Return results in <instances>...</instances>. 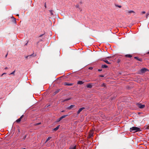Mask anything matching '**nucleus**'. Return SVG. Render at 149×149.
Instances as JSON below:
<instances>
[{
  "mask_svg": "<svg viewBox=\"0 0 149 149\" xmlns=\"http://www.w3.org/2000/svg\"><path fill=\"white\" fill-rule=\"evenodd\" d=\"M147 54H149V51L147 52Z\"/></svg>",
  "mask_w": 149,
  "mask_h": 149,
  "instance_id": "nucleus-38",
  "label": "nucleus"
},
{
  "mask_svg": "<svg viewBox=\"0 0 149 149\" xmlns=\"http://www.w3.org/2000/svg\"><path fill=\"white\" fill-rule=\"evenodd\" d=\"M75 7L76 8H78V9L80 11H81L82 10V9H81L80 8V7L79 5L78 4H77L76 5V6H75Z\"/></svg>",
  "mask_w": 149,
  "mask_h": 149,
  "instance_id": "nucleus-9",
  "label": "nucleus"
},
{
  "mask_svg": "<svg viewBox=\"0 0 149 149\" xmlns=\"http://www.w3.org/2000/svg\"><path fill=\"white\" fill-rule=\"evenodd\" d=\"M26 135H25V136H24V138H23V139H24H24H25V138H26Z\"/></svg>",
  "mask_w": 149,
  "mask_h": 149,
  "instance_id": "nucleus-29",
  "label": "nucleus"
},
{
  "mask_svg": "<svg viewBox=\"0 0 149 149\" xmlns=\"http://www.w3.org/2000/svg\"><path fill=\"white\" fill-rule=\"evenodd\" d=\"M134 58L135 59H136L137 60L140 61H141L142 60V59L141 58H139L137 57H135Z\"/></svg>",
  "mask_w": 149,
  "mask_h": 149,
  "instance_id": "nucleus-16",
  "label": "nucleus"
},
{
  "mask_svg": "<svg viewBox=\"0 0 149 149\" xmlns=\"http://www.w3.org/2000/svg\"><path fill=\"white\" fill-rule=\"evenodd\" d=\"M51 137H48V138L47 139L45 143H46L47 141H48L49 140L51 139Z\"/></svg>",
  "mask_w": 149,
  "mask_h": 149,
  "instance_id": "nucleus-21",
  "label": "nucleus"
},
{
  "mask_svg": "<svg viewBox=\"0 0 149 149\" xmlns=\"http://www.w3.org/2000/svg\"><path fill=\"white\" fill-rule=\"evenodd\" d=\"M42 35H40V37H41Z\"/></svg>",
  "mask_w": 149,
  "mask_h": 149,
  "instance_id": "nucleus-37",
  "label": "nucleus"
},
{
  "mask_svg": "<svg viewBox=\"0 0 149 149\" xmlns=\"http://www.w3.org/2000/svg\"><path fill=\"white\" fill-rule=\"evenodd\" d=\"M61 112H64V111H62Z\"/></svg>",
  "mask_w": 149,
  "mask_h": 149,
  "instance_id": "nucleus-40",
  "label": "nucleus"
},
{
  "mask_svg": "<svg viewBox=\"0 0 149 149\" xmlns=\"http://www.w3.org/2000/svg\"><path fill=\"white\" fill-rule=\"evenodd\" d=\"M70 98H68V99H66L65 100V101H67V100H70Z\"/></svg>",
  "mask_w": 149,
  "mask_h": 149,
  "instance_id": "nucleus-32",
  "label": "nucleus"
},
{
  "mask_svg": "<svg viewBox=\"0 0 149 149\" xmlns=\"http://www.w3.org/2000/svg\"><path fill=\"white\" fill-rule=\"evenodd\" d=\"M103 61L107 64H110L111 63H110L108 61L106 60H103Z\"/></svg>",
  "mask_w": 149,
  "mask_h": 149,
  "instance_id": "nucleus-12",
  "label": "nucleus"
},
{
  "mask_svg": "<svg viewBox=\"0 0 149 149\" xmlns=\"http://www.w3.org/2000/svg\"><path fill=\"white\" fill-rule=\"evenodd\" d=\"M15 72V70L13 72L11 73L10 74H14V73Z\"/></svg>",
  "mask_w": 149,
  "mask_h": 149,
  "instance_id": "nucleus-25",
  "label": "nucleus"
},
{
  "mask_svg": "<svg viewBox=\"0 0 149 149\" xmlns=\"http://www.w3.org/2000/svg\"><path fill=\"white\" fill-rule=\"evenodd\" d=\"M84 83V82H83L82 81H78L77 84H78L81 85L83 84Z\"/></svg>",
  "mask_w": 149,
  "mask_h": 149,
  "instance_id": "nucleus-11",
  "label": "nucleus"
},
{
  "mask_svg": "<svg viewBox=\"0 0 149 149\" xmlns=\"http://www.w3.org/2000/svg\"><path fill=\"white\" fill-rule=\"evenodd\" d=\"M23 117V115L22 116L19 118L18 119L16 120V122L18 123H19L21 121V119Z\"/></svg>",
  "mask_w": 149,
  "mask_h": 149,
  "instance_id": "nucleus-7",
  "label": "nucleus"
},
{
  "mask_svg": "<svg viewBox=\"0 0 149 149\" xmlns=\"http://www.w3.org/2000/svg\"><path fill=\"white\" fill-rule=\"evenodd\" d=\"M105 86V84L104 83H103V84L102 85V86Z\"/></svg>",
  "mask_w": 149,
  "mask_h": 149,
  "instance_id": "nucleus-31",
  "label": "nucleus"
},
{
  "mask_svg": "<svg viewBox=\"0 0 149 149\" xmlns=\"http://www.w3.org/2000/svg\"><path fill=\"white\" fill-rule=\"evenodd\" d=\"M92 87L91 84L90 83L87 85V87L88 88H91Z\"/></svg>",
  "mask_w": 149,
  "mask_h": 149,
  "instance_id": "nucleus-10",
  "label": "nucleus"
},
{
  "mask_svg": "<svg viewBox=\"0 0 149 149\" xmlns=\"http://www.w3.org/2000/svg\"><path fill=\"white\" fill-rule=\"evenodd\" d=\"M18 131L19 132V129L18 130Z\"/></svg>",
  "mask_w": 149,
  "mask_h": 149,
  "instance_id": "nucleus-43",
  "label": "nucleus"
},
{
  "mask_svg": "<svg viewBox=\"0 0 149 149\" xmlns=\"http://www.w3.org/2000/svg\"><path fill=\"white\" fill-rule=\"evenodd\" d=\"M64 84L65 85V86H72L73 84L72 83H68L67 82H65L64 83Z\"/></svg>",
  "mask_w": 149,
  "mask_h": 149,
  "instance_id": "nucleus-4",
  "label": "nucleus"
},
{
  "mask_svg": "<svg viewBox=\"0 0 149 149\" xmlns=\"http://www.w3.org/2000/svg\"><path fill=\"white\" fill-rule=\"evenodd\" d=\"M111 58V57H107V58Z\"/></svg>",
  "mask_w": 149,
  "mask_h": 149,
  "instance_id": "nucleus-36",
  "label": "nucleus"
},
{
  "mask_svg": "<svg viewBox=\"0 0 149 149\" xmlns=\"http://www.w3.org/2000/svg\"><path fill=\"white\" fill-rule=\"evenodd\" d=\"M49 11L50 12V13L52 15H53V10H50Z\"/></svg>",
  "mask_w": 149,
  "mask_h": 149,
  "instance_id": "nucleus-23",
  "label": "nucleus"
},
{
  "mask_svg": "<svg viewBox=\"0 0 149 149\" xmlns=\"http://www.w3.org/2000/svg\"><path fill=\"white\" fill-rule=\"evenodd\" d=\"M6 74V73H3V74H2V75H1V76H2V75H4V74Z\"/></svg>",
  "mask_w": 149,
  "mask_h": 149,
  "instance_id": "nucleus-33",
  "label": "nucleus"
},
{
  "mask_svg": "<svg viewBox=\"0 0 149 149\" xmlns=\"http://www.w3.org/2000/svg\"><path fill=\"white\" fill-rule=\"evenodd\" d=\"M59 91V90H57V91H56V92H55V93H57Z\"/></svg>",
  "mask_w": 149,
  "mask_h": 149,
  "instance_id": "nucleus-30",
  "label": "nucleus"
},
{
  "mask_svg": "<svg viewBox=\"0 0 149 149\" xmlns=\"http://www.w3.org/2000/svg\"><path fill=\"white\" fill-rule=\"evenodd\" d=\"M85 109L84 107H82L80 108L78 111H77V113L78 114H79L84 109Z\"/></svg>",
  "mask_w": 149,
  "mask_h": 149,
  "instance_id": "nucleus-5",
  "label": "nucleus"
},
{
  "mask_svg": "<svg viewBox=\"0 0 149 149\" xmlns=\"http://www.w3.org/2000/svg\"><path fill=\"white\" fill-rule=\"evenodd\" d=\"M67 116V115H63L60 117L61 119H62L63 118H65Z\"/></svg>",
  "mask_w": 149,
  "mask_h": 149,
  "instance_id": "nucleus-19",
  "label": "nucleus"
},
{
  "mask_svg": "<svg viewBox=\"0 0 149 149\" xmlns=\"http://www.w3.org/2000/svg\"><path fill=\"white\" fill-rule=\"evenodd\" d=\"M147 128L148 129H149V125L147 127Z\"/></svg>",
  "mask_w": 149,
  "mask_h": 149,
  "instance_id": "nucleus-35",
  "label": "nucleus"
},
{
  "mask_svg": "<svg viewBox=\"0 0 149 149\" xmlns=\"http://www.w3.org/2000/svg\"><path fill=\"white\" fill-rule=\"evenodd\" d=\"M98 70L99 71H102V70H101V69H98Z\"/></svg>",
  "mask_w": 149,
  "mask_h": 149,
  "instance_id": "nucleus-34",
  "label": "nucleus"
},
{
  "mask_svg": "<svg viewBox=\"0 0 149 149\" xmlns=\"http://www.w3.org/2000/svg\"><path fill=\"white\" fill-rule=\"evenodd\" d=\"M59 126H60V125H58V126H57L55 128H54L53 129V130H54V131H56L58 129V128H59Z\"/></svg>",
  "mask_w": 149,
  "mask_h": 149,
  "instance_id": "nucleus-13",
  "label": "nucleus"
},
{
  "mask_svg": "<svg viewBox=\"0 0 149 149\" xmlns=\"http://www.w3.org/2000/svg\"><path fill=\"white\" fill-rule=\"evenodd\" d=\"M69 149H76V146H71L70 147Z\"/></svg>",
  "mask_w": 149,
  "mask_h": 149,
  "instance_id": "nucleus-18",
  "label": "nucleus"
},
{
  "mask_svg": "<svg viewBox=\"0 0 149 149\" xmlns=\"http://www.w3.org/2000/svg\"><path fill=\"white\" fill-rule=\"evenodd\" d=\"M93 130L90 131V132L89 133V137L91 138L92 136H93Z\"/></svg>",
  "mask_w": 149,
  "mask_h": 149,
  "instance_id": "nucleus-6",
  "label": "nucleus"
},
{
  "mask_svg": "<svg viewBox=\"0 0 149 149\" xmlns=\"http://www.w3.org/2000/svg\"><path fill=\"white\" fill-rule=\"evenodd\" d=\"M79 3L80 4H82L83 3L82 0H80V1L79 2Z\"/></svg>",
  "mask_w": 149,
  "mask_h": 149,
  "instance_id": "nucleus-26",
  "label": "nucleus"
},
{
  "mask_svg": "<svg viewBox=\"0 0 149 149\" xmlns=\"http://www.w3.org/2000/svg\"><path fill=\"white\" fill-rule=\"evenodd\" d=\"M149 15V13L148 12L146 13V18H147L148 16Z\"/></svg>",
  "mask_w": 149,
  "mask_h": 149,
  "instance_id": "nucleus-24",
  "label": "nucleus"
},
{
  "mask_svg": "<svg viewBox=\"0 0 149 149\" xmlns=\"http://www.w3.org/2000/svg\"><path fill=\"white\" fill-rule=\"evenodd\" d=\"M102 68H106L108 67V66L106 65H102Z\"/></svg>",
  "mask_w": 149,
  "mask_h": 149,
  "instance_id": "nucleus-14",
  "label": "nucleus"
},
{
  "mask_svg": "<svg viewBox=\"0 0 149 149\" xmlns=\"http://www.w3.org/2000/svg\"><path fill=\"white\" fill-rule=\"evenodd\" d=\"M141 131L140 128L137 127H133L130 129V132L134 133L137 132Z\"/></svg>",
  "mask_w": 149,
  "mask_h": 149,
  "instance_id": "nucleus-1",
  "label": "nucleus"
},
{
  "mask_svg": "<svg viewBox=\"0 0 149 149\" xmlns=\"http://www.w3.org/2000/svg\"><path fill=\"white\" fill-rule=\"evenodd\" d=\"M138 107L140 108H144L145 107V105L144 104H138Z\"/></svg>",
  "mask_w": 149,
  "mask_h": 149,
  "instance_id": "nucleus-3",
  "label": "nucleus"
},
{
  "mask_svg": "<svg viewBox=\"0 0 149 149\" xmlns=\"http://www.w3.org/2000/svg\"><path fill=\"white\" fill-rule=\"evenodd\" d=\"M125 56L126 57H129V58H130L132 56L131 55H130V54L126 55Z\"/></svg>",
  "mask_w": 149,
  "mask_h": 149,
  "instance_id": "nucleus-20",
  "label": "nucleus"
},
{
  "mask_svg": "<svg viewBox=\"0 0 149 149\" xmlns=\"http://www.w3.org/2000/svg\"><path fill=\"white\" fill-rule=\"evenodd\" d=\"M128 13H133L134 14H135V12L133 10H130L128 12Z\"/></svg>",
  "mask_w": 149,
  "mask_h": 149,
  "instance_id": "nucleus-15",
  "label": "nucleus"
},
{
  "mask_svg": "<svg viewBox=\"0 0 149 149\" xmlns=\"http://www.w3.org/2000/svg\"><path fill=\"white\" fill-rule=\"evenodd\" d=\"M147 70V69L146 68H143L141 70V71L142 73H143L146 72Z\"/></svg>",
  "mask_w": 149,
  "mask_h": 149,
  "instance_id": "nucleus-8",
  "label": "nucleus"
},
{
  "mask_svg": "<svg viewBox=\"0 0 149 149\" xmlns=\"http://www.w3.org/2000/svg\"><path fill=\"white\" fill-rule=\"evenodd\" d=\"M11 24L12 25H16V19L13 17L12 16L11 17Z\"/></svg>",
  "mask_w": 149,
  "mask_h": 149,
  "instance_id": "nucleus-2",
  "label": "nucleus"
},
{
  "mask_svg": "<svg viewBox=\"0 0 149 149\" xmlns=\"http://www.w3.org/2000/svg\"><path fill=\"white\" fill-rule=\"evenodd\" d=\"M74 107V105H71L70 106L68 107V109H71Z\"/></svg>",
  "mask_w": 149,
  "mask_h": 149,
  "instance_id": "nucleus-17",
  "label": "nucleus"
},
{
  "mask_svg": "<svg viewBox=\"0 0 149 149\" xmlns=\"http://www.w3.org/2000/svg\"><path fill=\"white\" fill-rule=\"evenodd\" d=\"M119 7H120V8L121 7V6H119Z\"/></svg>",
  "mask_w": 149,
  "mask_h": 149,
  "instance_id": "nucleus-41",
  "label": "nucleus"
},
{
  "mask_svg": "<svg viewBox=\"0 0 149 149\" xmlns=\"http://www.w3.org/2000/svg\"><path fill=\"white\" fill-rule=\"evenodd\" d=\"M62 119H61V118L60 117L59 118L57 119L56 122H59L60 120H61Z\"/></svg>",
  "mask_w": 149,
  "mask_h": 149,
  "instance_id": "nucleus-22",
  "label": "nucleus"
},
{
  "mask_svg": "<svg viewBox=\"0 0 149 149\" xmlns=\"http://www.w3.org/2000/svg\"><path fill=\"white\" fill-rule=\"evenodd\" d=\"M146 13V12L145 11H143L141 13V14H145Z\"/></svg>",
  "mask_w": 149,
  "mask_h": 149,
  "instance_id": "nucleus-27",
  "label": "nucleus"
},
{
  "mask_svg": "<svg viewBox=\"0 0 149 149\" xmlns=\"http://www.w3.org/2000/svg\"><path fill=\"white\" fill-rule=\"evenodd\" d=\"M148 12L149 13V12Z\"/></svg>",
  "mask_w": 149,
  "mask_h": 149,
  "instance_id": "nucleus-45",
  "label": "nucleus"
},
{
  "mask_svg": "<svg viewBox=\"0 0 149 149\" xmlns=\"http://www.w3.org/2000/svg\"><path fill=\"white\" fill-rule=\"evenodd\" d=\"M45 7H46V5H45Z\"/></svg>",
  "mask_w": 149,
  "mask_h": 149,
  "instance_id": "nucleus-44",
  "label": "nucleus"
},
{
  "mask_svg": "<svg viewBox=\"0 0 149 149\" xmlns=\"http://www.w3.org/2000/svg\"><path fill=\"white\" fill-rule=\"evenodd\" d=\"M7 54H8L6 55V57L7 56Z\"/></svg>",
  "mask_w": 149,
  "mask_h": 149,
  "instance_id": "nucleus-39",
  "label": "nucleus"
},
{
  "mask_svg": "<svg viewBox=\"0 0 149 149\" xmlns=\"http://www.w3.org/2000/svg\"><path fill=\"white\" fill-rule=\"evenodd\" d=\"M93 69V68L92 67H90L89 68V69L90 70H92Z\"/></svg>",
  "mask_w": 149,
  "mask_h": 149,
  "instance_id": "nucleus-28",
  "label": "nucleus"
},
{
  "mask_svg": "<svg viewBox=\"0 0 149 149\" xmlns=\"http://www.w3.org/2000/svg\"><path fill=\"white\" fill-rule=\"evenodd\" d=\"M6 139V140H7V138H6V139Z\"/></svg>",
  "mask_w": 149,
  "mask_h": 149,
  "instance_id": "nucleus-42",
  "label": "nucleus"
}]
</instances>
